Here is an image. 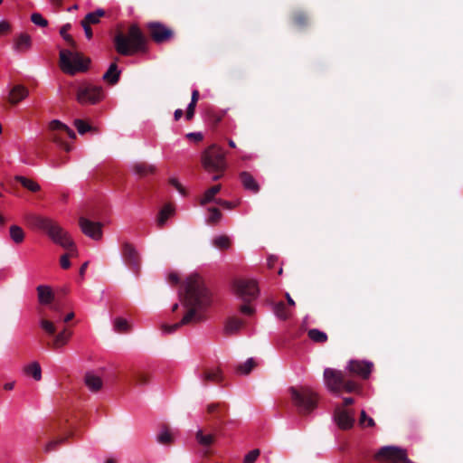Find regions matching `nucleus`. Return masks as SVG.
I'll return each instance as SVG.
<instances>
[{
    "mask_svg": "<svg viewBox=\"0 0 463 463\" xmlns=\"http://www.w3.org/2000/svg\"><path fill=\"white\" fill-rule=\"evenodd\" d=\"M181 302L185 313L180 322L171 326L163 325L162 328L166 333H173L182 326L195 325L205 319L203 311L213 302L212 294L205 287L202 279L192 276L188 279L185 293L181 298Z\"/></svg>",
    "mask_w": 463,
    "mask_h": 463,
    "instance_id": "obj_1",
    "label": "nucleus"
},
{
    "mask_svg": "<svg viewBox=\"0 0 463 463\" xmlns=\"http://www.w3.org/2000/svg\"><path fill=\"white\" fill-rule=\"evenodd\" d=\"M25 222L29 227L44 232L53 242L69 251V253L63 254L60 260L62 269H69L71 267L69 259L76 254L77 250L68 232L56 222L44 216L30 213L25 216Z\"/></svg>",
    "mask_w": 463,
    "mask_h": 463,
    "instance_id": "obj_2",
    "label": "nucleus"
},
{
    "mask_svg": "<svg viewBox=\"0 0 463 463\" xmlns=\"http://www.w3.org/2000/svg\"><path fill=\"white\" fill-rule=\"evenodd\" d=\"M114 46L117 52L123 56L133 55L147 51V39L136 24L128 27V33L118 32L114 36Z\"/></svg>",
    "mask_w": 463,
    "mask_h": 463,
    "instance_id": "obj_3",
    "label": "nucleus"
},
{
    "mask_svg": "<svg viewBox=\"0 0 463 463\" xmlns=\"http://www.w3.org/2000/svg\"><path fill=\"white\" fill-rule=\"evenodd\" d=\"M235 297L242 303L238 307L240 313L251 317L255 314V307L251 302L259 297L260 289L257 281L248 279H237L232 283Z\"/></svg>",
    "mask_w": 463,
    "mask_h": 463,
    "instance_id": "obj_4",
    "label": "nucleus"
},
{
    "mask_svg": "<svg viewBox=\"0 0 463 463\" xmlns=\"http://www.w3.org/2000/svg\"><path fill=\"white\" fill-rule=\"evenodd\" d=\"M202 164L205 171L214 174L213 180H219L226 167L225 153L217 145H212L202 155Z\"/></svg>",
    "mask_w": 463,
    "mask_h": 463,
    "instance_id": "obj_5",
    "label": "nucleus"
},
{
    "mask_svg": "<svg viewBox=\"0 0 463 463\" xmlns=\"http://www.w3.org/2000/svg\"><path fill=\"white\" fill-rule=\"evenodd\" d=\"M288 392L298 414L307 416L317 408V395L311 389L292 386L288 389Z\"/></svg>",
    "mask_w": 463,
    "mask_h": 463,
    "instance_id": "obj_6",
    "label": "nucleus"
},
{
    "mask_svg": "<svg viewBox=\"0 0 463 463\" xmlns=\"http://www.w3.org/2000/svg\"><path fill=\"white\" fill-rule=\"evenodd\" d=\"M90 60L80 52L62 49L60 51L59 65L61 70L69 75L84 72L89 69Z\"/></svg>",
    "mask_w": 463,
    "mask_h": 463,
    "instance_id": "obj_7",
    "label": "nucleus"
},
{
    "mask_svg": "<svg viewBox=\"0 0 463 463\" xmlns=\"http://www.w3.org/2000/svg\"><path fill=\"white\" fill-rule=\"evenodd\" d=\"M40 326L47 335L52 336V339L48 340L45 343V347L47 349L59 350L62 348L69 343L72 335V331L67 327H64L62 330L57 333V328L54 322L46 317L41 318Z\"/></svg>",
    "mask_w": 463,
    "mask_h": 463,
    "instance_id": "obj_8",
    "label": "nucleus"
},
{
    "mask_svg": "<svg viewBox=\"0 0 463 463\" xmlns=\"http://www.w3.org/2000/svg\"><path fill=\"white\" fill-rule=\"evenodd\" d=\"M324 379L326 387L335 393H340L342 391L353 392L358 389L356 383L346 380L342 371L326 368L324 371Z\"/></svg>",
    "mask_w": 463,
    "mask_h": 463,
    "instance_id": "obj_9",
    "label": "nucleus"
},
{
    "mask_svg": "<svg viewBox=\"0 0 463 463\" xmlns=\"http://www.w3.org/2000/svg\"><path fill=\"white\" fill-rule=\"evenodd\" d=\"M104 98V91L101 86L91 83L80 85L76 91V99L80 105H94Z\"/></svg>",
    "mask_w": 463,
    "mask_h": 463,
    "instance_id": "obj_10",
    "label": "nucleus"
},
{
    "mask_svg": "<svg viewBox=\"0 0 463 463\" xmlns=\"http://www.w3.org/2000/svg\"><path fill=\"white\" fill-rule=\"evenodd\" d=\"M49 136L48 138L53 143L66 151H70L69 145L63 140L61 133H65L70 138L74 139L76 137L75 132L71 129L67 125L63 124L58 119H53L49 123Z\"/></svg>",
    "mask_w": 463,
    "mask_h": 463,
    "instance_id": "obj_11",
    "label": "nucleus"
},
{
    "mask_svg": "<svg viewBox=\"0 0 463 463\" xmlns=\"http://www.w3.org/2000/svg\"><path fill=\"white\" fill-rule=\"evenodd\" d=\"M121 255L125 265L137 275L141 268V257L136 247L130 242H123Z\"/></svg>",
    "mask_w": 463,
    "mask_h": 463,
    "instance_id": "obj_12",
    "label": "nucleus"
},
{
    "mask_svg": "<svg viewBox=\"0 0 463 463\" xmlns=\"http://www.w3.org/2000/svg\"><path fill=\"white\" fill-rule=\"evenodd\" d=\"M376 458L388 463H413L408 458L405 449L395 446L383 447L376 454Z\"/></svg>",
    "mask_w": 463,
    "mask_h": 463,
    "instance_id": "obj_13",
    "label": "nucleus"
},
{
    "mask_svg": "<svg viewBox=\"0 0 463 463\" xmlns=\"http://www.w3.org/2000/svg\"><path fill=\"white\" fill-rule=\"evenodd\" d=\"M150 38L156 43H163L174 36L172 29L159 22H150L146 24Z\"/></svg>",
    "mask_w": 463,
    "mask_h": 463,
    "instance_id": "obj_14",
    "label": "nucleus"
},
{
    "mask_svg": "<svg viewBox=\"0 0 463 463\" xmlns=\"http://www.w3.org/2000/svg\"><path fill=\"white\" fill-rule=\"evenodd\" d=\"M229 407L225 403L213 402L206 407V411L210 415V420L214 421L216 430H222L223 425L226 424L225 418L228 415Z\"/></svg>",
    "mask_w": 463,
    "mask_h": 463,
    "instance_id": "obj_15",
    "label": "nucleus"
},
{
    "mask_svg": "<svg viewBox=\"0 0 463 463\" xmlns=\"http://www.w3.org/2000/svg\"><path fill=\"white\" fill-rule=\"evenodd\" d=\"M334 419L339 429L343 430H350L354 424V412L344 407H336L334 413Z\"/></svg>",
    "mask_w": 463,
    "mask_h": 463,
    "instance_id": "obj_16",
    "label": "nucleus"
},
{
    "mask_svg": "<svg viewBox=\"0 0 463 463\" xmlns=\"http://www.w3.org/2000/svg\"><path fill=\"white\" fill-rule=\"evenodd\" d=\"M79 225L81 232L92 240L99 241L102 238L103 224L99 222H93L85 217L79 219Z\"/></svg>",
    "mask_w": 463,
    "mask_h": 463,
    "instance_id": "obj_17",
    "label": "nucleus"
},
{
    "mask_svg": "<svg viewBox=\"0 0 463 463\" xmlns=\"http://www.w3.org/2000/svg\"><path fill=\"white\" fill-rule=\"evenodd\" d=\"M123 377L135 386H145L150 383L152 375L146 371L130 368L128 372L123 374Z\"/></svg>",
    "mask_w": 463,
    "mask_h": 463,
    "instance_id": "obj_18",
    "label": "nucleus"
},
{
    "mask_svg": "<svg viewBox=\"0 0 463 463\" xmlns=\"http://www.w3.org/2000/svg\"><path fill=\"white\" fill-rule=\"evenodd\" d=\"M199 378L202 384L206 387L210 383L219 384L223 381L222 371L220 368H208L202 369Z\"/></svg>",
    "mask_w": 463,
    "mask_h": 463,
    "instance_id": "obj_19",
    "label": "nucleus"
},
{
    "mask_svg": "<svg viewBox=\"0 0 463 463\" xmlns=\"http://www.w3.org/2000/svg\"><path fill=\"white\" fill-rule=\"evenodd\" d=\"M372 366L371 363L354 360L349 362L348 370L350 373L366 379L371 373Z\"/></svg>",
    "mask_w": 463,
    "mask_h": 463,
    "instance_id": "obj_20",
    "label": "nucleus"
},
{
    "mask_svg": "<svg viewBox=\"0 0 463 463\" xmlns=\"http://www.w3.org/2000/svg\"><path fill=\"white\" fill-rule=\"evenodd\" d=\"M29 95L28 89L21 84L14 85L9 92L8 101L11 105H16Z\"/></svg>",
    "mask_w": 463,
    "mask_h": 463,
    "instance_id": "obj_21",
    "label": "nucleus"
},
{
    "mask_svg": "<svg viewBox=\"0 0 463 463\" xmlns=\"http://www.w3.org/2000/svg\"><path fill=\"white\" fill-rule=\"evenodd\" d=\"M38 300L42 305H51L54 300V293L49 286L40 285L36 288Z\"/></svg>",
    "mask_w": 463,
    "mask_h": 463,
    "instance_id": "obj_22",
    "label": "nucleus"
},
{
    "mask_svg": "<svg viewBox=\"0 0 463 463\" xmlns=\"http://www.w3.org/2000/svg\"><path fill=\"white\" fill-rule=\"evenodd\" d=\"M240 180L246 190H249L254 194L260 191V185L249 172L243 171L240 174Z\"/></svg>",
    "mask_w": 463,
    "mask_h": 463,
    "instance_id": "obj_23",
    "label": "nucleus"
},
{
    "mask_svg": "<svg viewBox=\"0 0 463 463\" xmlns=\"http://www.w3.org/2000/svg\"><path fill=\"white\" fill-rule=\"evenodd\" d=\"M156 166L146 162H137L132 165L133 172L139 177H145L156 173Z\"/></svg>",
    "mask_w": 463,
    "mask_h": 463,
    "instance_id": "obj_24",
    "label": "nucleus"
},
{
    "mask_svg": "<svg viewBox=\"0 0 463 463\" xmlns=\"http://www.w3.org/2000/svg\"><path fill=\"white\" fill-rule=\"evenodd\" d=\"M120 76V71L118 69L116 62H113L109 67L108 71L103 75V80L110 85L118 83Z\"/></svg>",
    "mask_w": 463,
    "mask_h": 463,
    "instance_id": "obj_25",
    "label": "nucleus"
},
{
    "mask_svg": "<svg viewBox=\"0 0 463 463\" xmlns=\"http://www.w3.org/2000/svg\"><path fill=\"white\" fill-rule=\"evenodd\" d=\"M174 207L171 204H165L158 213L156 224L159 228H163L166 221L174 214Z\"/></svg>",
    "mask_w": 463,
    "mask_h": 463,
    "instance_id": "obj_26",
    "label": "nucleus"
},
{
    "mask_svg": "<svg viewBox=\"0 0 463 463\" xmlns=\"http://www.w3.org/2000/svg\"><path fill=\"white\" fill-rule=\"evenodd\" d=\"M31 37L27 33H21L14 43V49L19 52H24L31 48Z\"/></svg>",
    "mask_w": 463,
    "mask_h": 463,
    "instance_id": "obj_27",
    "label": "nucleus"
},
{
    "mask_svg": "<svg viewBox=\"0 0 463 463\" xmlns=\"http://www.w3.org/2000/svg\"><path fill=\"white\" fill-rule=\"evenodd\" d=\"M24 372L26 375L32 376L35 381L42 379V369L38 362H33L24 366Z\"/></svg>",
    "mask_w": 463,
    "mask_h": 463,
    "instance_id": "obj_28",
    "label": "nucleus"
},
{
    "mask_svg": "<svg viewBox=\"0 0 463 463\" xmlns=\"http://www.w3.org/2000/svg\"><path fill=\"white\" fill-rule=\"evenodd\" d=\"M221 189H222L221 184H216V185H213V186L210 187L209 189H207L204 192L203 196L202 197V199L200 201V204L205 205L211 202L216 203L217 200L214 199V196L221 191Z\"/></svg>",
    "mask_w": 463,
    "mask_h": 463,
    "instance_id": "obj_29",
    "label": "nucleus"
},
{
    "mask_svg": "<svg viewBox=\"0 0 463 463\" xmlns=\"http://www.w3.org/2000/svg\"><path fill=\"white\" fill-rule=\"evenodd\" d=\"M292 23L298 28H304L308 24V16L303 11H296L291 15Z\"/></svg>",
    "mask_w": 463,
    "mask_h": 463,
    "instance_id": "obj_30",
    "label": "nucleus"
},
{
    "mask_svg": "<svg viewBox=\"0 0 463 463\" xmlns=\"http://www.w3.org/2000/svg\"><path fill=\"white\" fill-rule=\"evenodd\" d=\"M85 383L92 392H98L102 387V380L92 373H87L85 375Z\"/></svg>",
    "mask_w": 463,
    "mask_h": 463,
    "instance_id": "obj_31",
    "label": "nucleus"
},
{
    "mask_svg": "<svg viewBox=\"0 0 463 463\" xmlns=\"http://www.w3.org/2000/svg\"><path fill=\"white\" fill-rule=\"evenodd\" d=\"M244 326V321L239 317H232L227 320L225 330L229 334L237 333Z\"/></svg>",
    "mask_w": 463,
    "mask_h": 463,
    "instance_id": "obj_32",
    "label": "nucleus"
},
{
    "mask_svg": "<svg viewBox=\"0 0 463 463\" xmlns=\"http://www.w3.org/2000/svg\"><path fill=\"white\" fill-rule=\"evenodd\" d=\"M106 12L103 9H97L94 12L89 13L86 14L82 22L87 23V24H98L100 21L101 17H104Z\"/></svg>",
    "mask_w": 463,
    "mask_h": 463,
    "instance_id": "obj_33",
    "label": "nucleus"
},
{
    "mask_svg": "<svg viewBox=\"0 0 463 463\" xmlns=\"http://www.w3.org/2000/svg\"><path fill=\"white\" fill-rule=\"evenodd\" d=\"M15 180L31 192H38L41 189L40 185L36 182L24 176L16 175Z\"/></svg>",
    "mask_w": 463,
    "mask_h": 463,
    "instance_id": "obj_34",
    "label": "nucleus"
},
{
    "mask_svg": "<svg viewBox=\"0 0 463 463\" xmlns=\"http://www.w3.org/2000/svg\"><path fill=\"white\" fill-rule=\"evenodd\" d=\"M195 438L198 443L204 447H209L215 441V436L213 434H204L202 430L196 432Z\"/></svg>",
    "mask_w": 463,
    "mask_h": 463,
    "instance_id": "obj_35",
    "label": "nucleus"
},
{
    "mask_svg": "<svg viewBox=\"0 0 463 463\" xmlns=\"http://www.w3.org/2000/svg\"><path fill=\"white\" fill-rule=\"evenodd\" d=\"M308 337L315 343L323 344L327 341V335L317 328L309 329L307 332Z\"/></svg>",
    "mask_w": 463,
    "mask_h": 463,
    "instance_id": "obj_36",
    "label": "nucleus"
},
{
    "mask_svg": "<svg viewBox=\"0 0 463 463\" xmlns=\"http://www.w3.org/2000/svg\"><path fill=\"white\" fill-rule=\"evenodd\" d=\"M257 365L253 358H249L244 364H241L236 367V371L241 374H249Z\"/></svg>",
    "mask_w": 463,
    "mask_h": 463,
    "instance_id": "obj_37",
    "label": "nucleus"
},
{
    "mask_svg": "<svg viewBox=\"0 0 463 463\" xmlns=\"http://www.w3.org/2000/svg\"><path fill=\"white\" fill-rule=\"evenodd\" d=\"M71 24H65L60 29V34L63 38V40L72 48H76V42L73 40L72 36L68 33L71 30Z\"/></svg>",
    "mask_w": 463,
    "mask_h": 463,
    "instance_id": "obj_38",
    "label": "nucleus"
},
{
    "mask_svg": "<svg viewBox=\"0 0 463 463\" xmlns=\"http://www.w3.org/2000/svg\"><path fill=\"white\" fill-rule=\"evenodd\" d=\"M10 237L15 243H21L24 239V232L20 226L12 225L10 227Z\"/></svg>",
    "mask_w": 463,
    "mask_h": 463,
    "instance_id": "obj_39",
    "label": "nucleus"
},
{
    "mask_svg": "<svg viewBox=\"0 0 463 463\" xmlns=\"http://www.w3.org/2000/svg\"><path fill=\"white\" fill-rule=\"evenodd\" d=\"M213 244L220 250H227L231 246V241L228 236L221 235L213 239Z\"/></svg>",
    "mask_w": 463,
    "mask_h": 463,
    "instance_id": "obj_40",
    "label": "nucleus"
},
{
    "mask_svg": "<svg viewBox=\"0 0 463 463\" xmlns=\"http://www.w3.org/2000/svg\"><path fill=\"white\" fill-rule=\"evenodd\" d=\"M208 211L210 213V215L207 218V223L213 225L219 222V221L222 218L221 211L216 207H211L208 209Z\"/></svg>",
    "mask_w": 463,
    "mask_h": 463,
    "instance_id": "obj_41",
    "label": "nucleus"
},
{
    "mask_svg": "<svg viewBox=\"0 0 463 463\" xmlns=\"http://www.w3.org/2000/svg\"><path fill=\"white\" fill-rule=\"evenodd\" d=\"M275 314L278 317L286 320L289 317V312L283 302H279L275 306Z\"/></svg>",
    "mask_w": 463,
    "mask_h": 463,
    "instance_id": "obj_42",
    "label": "nucleus"
},
{
    "mask_svg": "<svg viewBox=\"0 0 463 463\" xmlns=\"http://www.w3.org/2000/svg\"><path fill=\"white\" fill-rule=\"evenodd\" d=\"M114 327L119 333H125L129 330V325L128 321L122 317H118L115 319Z\"/></svg>",
    "mask_w": 463,
    "mask_h": 463,
    "instance_id": "obj_43",
    "label": "nucleus"
},
{
    "mask_svg": "<svg viewBox=\"0 0 463 463\" xmlns=\"http://www.w3.org/2000/svg\"><path fill=\"white\" fill-rule=\"evenodd\" d=\"M66 439H67V437H63V438H59V439H52V440L49 441L44 447V451L46 453H50V452L55 450L58 445L65 442Z\"/></svg>",
    "mask_w": 463,
    "mask_h": 463,
    "instance_id": "obj_44",
    "label": "nucleus"
},
{
    "mask_svg": "<svg viewBox=\"0 0 463 463\" xmlns=\"http://www.w3.org/2000/svg\"><path fill=\"white\" fill-rule=\"evenodd\" d=\"M157 440L161 444L168 445L172 443L173 436L167 430H165L157 436Z\"/></svg>",
    "mask_w": 463,
    "mask_h": 463,
    "instance_id": "obj_45",
    "label": "nucleus"
},
{
    "mask_svg": "<svg viewBox=\"0 0 463 463\" xmlns=\"http://www.w3.org/2000/svg\"><path fill=\"white\" fill-rule=\"evenodd\" d=\"M74 125L78 130V132L81 135L91 129V126L83 121L82 119H76Z\"/></svg>",
    "mask_w": 463,
    "mask_h": 463,
    "instance_id": "obj_46",
    "label": "nucleus"
},
{
    "mask_svg": "<svg viewBox=\"0 0 463 463\" xmlns=\"http://www.w3.org/2000/svg\"><path fill=\"white\" fill-rule=\"evenodd\" d=\"M31 21L41 27H46L48 25V21L42 16L39 13H33L31 15Z\"/></svg>",
    "mask_w": 463,
    "mask_h": 463,
    "instance_id": "obj_47",
    "label": "nucleus"
},
{
    "mask_svg": "<svg viewBox=\"0 0 463 463\" xmlns=\"http://www.w3.org/2000/svg\"><path fill=\"white\" fill-rule=\"evenodd\" d=\"M210 123L215 128L222 119L223 113H217L213 111H209L208 113Z\"/></svg>",
    "mask_w": 463,
    "mask_h": 463,
    "instance_id": "obj_48",
    "label": "nucleus"
},
{
    "mask_svg": "<svg viewBox=\"0 0 463 463\" xmlns=\"http://www.w3.org/2000/svg\"><path fill=\"white\" fill-rule=\"evenodd\" d=\"M260 454V451L258 449L250 450L244 457L243 463H254L257 460V458H259Z\"/></svg>",
    "mask_w": 463,
    "mask_h": 463,
    "instance_id": "obj_49",
    "label": "nucleus"
},
{
    "mask_svg": "<svg viewBox=\"0 0 463 463\" xmlns=\"http://www.w3.org/2000/svg\"><path fill=\"white\" fill-rule=\"evenodd\" d=\"M364 421H367V425L369 427H373L375 425V422L373 419L367 416L366 412L364 411H361L360 419H359V424L361 426L364 425Z\"/></svg>",
    "mask_w": 463,
    "mask_h": 463,
    "instance_id": "obj_50",
    "label": "nucleus"
},
{
    "mask_svg": "<svg viewBox=\"0 0 463 463\" xmlns=\"http://www.w3.org/2000/svg\"><path fill=\"white\" fill-rule=\"evenodd\" d=\"M169 183L173 185L181 194L185 195L186 192L183 185L178 182L176 178H170Z\"/></svg>",
    "mask_w": 463,
    "mask_h": 463,
    "instance_id": "obj_51",
    "label": "nucleus"
},
{
    "mask_svg": "<svg viewBox=\"0 0 463 463\" xmlns=\"http://www.w3.org/2000/svg\"><path fill=\"white\" fill-rule=\"evenodd\" d=\"M11 25L6 21L0 22V35H5L10 32Z\"/></svg>",
    "mask_w": 463,
    "mask_h": 463,
    "instance_id": "obj_52",
    "label": "nucleus"
},
{
    "mask_svg": "<svg viewBox=\"0 0 463 463\" xmlns=\"http://www.w3.org/2000/svg\"><path fill=\"white\" fill-rule=\"evenodd\" d=\"M80 24L84 30L86 37L88 39H91L93 36V33H92V29H91L90 25L87 24V23H84L82 21L80 22Z\"/></svg>",
    "mask_w": 463,
    "mask_h": 463,
    "instance_id": "obj_53",
    "label": "nucleus"
},
{
    "mask_svg": "<svg viewBox=\"0 0 463 463\" xmlns=\"http://www.w3.org/2000/svg\"><path fill=\"white\" fill-rule=\"evenodd\" d=\"M216 203H218L219 205H221L226 209H232L234 207V204L232 203L222 200V199H218L216 201Z\"/></svg>",
    "mask_w": 463,
    "mask_h": 463,
    "instance_id": "obj_54",
    "label": "nucleus"
},
{
    "mask_svg": "<svg viewBox=\"0 0 463 463\" xmlns=\"http://www.w3.org/2000/svg\"><path fill=\"white\" fill-rule=\"evenodd\" d=\"M187 137L193 138V139H194L196 141H201V140H203V135L201 133H189L187 135Z\"/></svg>",
    "mask_w": 463,
    "mask_h": 463,
    "instance_id": "obj_55",
    "label": "nucleus"
},
{
    "mask_svg": "<svg viewBox=\"0 0 463 463\" xmlns=\"http://www.w3.org/2000/svg\"><path fill=\"white\" fill-rule=\"evenodd\" d=\"M198 99H199V91L197 90H194L192 92L191 102L197 104Z\"/></svg>",
    "mask_w": 463,
    "mask_h": 463,
    "instance_id": "obj_56",
    "label": "nucleus"
},
{
    "mask_svg": "<svg viewBox=\"0 0 463 463\" xmlns=\"http://www.w3.org/2000/svg\"><path fill=\"white\" fill-rule=\"evenodd\" d=\"M168 279H169V281H170L172 284H176V283H178V281H179V278H178V276H177L176 274H174V273H172V274H170V275L168 276Z\"/></svg>",
    "mask_w": 463,
    "mask_h": 463,
    "instance_id": "obj_57",
    "label": "nucleus"
},
{
    "mask_svg": "<svg viewBox=\"0 0 463 463\" xmlns=\"http://www.w3.org/2000/svg\"><path fill=\"white\" fill-rule=\"evenodd\" d=\"M184 115V112L181 109H177L174 113L175 120H179Z\"/></svg>",
    "mask_w": 463,
    "mask_h": 463,
    "instance_id": "obj_58",
    "label": "nucleus"
},
{
    "mask_svg": "<svg viewBox=\"0 0 463 463\" xmlns=\"http://www.w3.org/2000/svg\"><path fill=\"white\" fill-rule=\"evenodd\" d=\"M354 398L346 397L344 399V407L350 406V405L354 404Z\"/></svg>",
    "mask_w": 463,
    "mask_h": 463,
    "instance_id": "obj_59",
    "label": "nucleus"
},
{
    "mask_svg": "<svg viewBox=\"0 0 463 463\" xmlns=\"http://www.w3.org/2000/svg\"><path fill=\"white\" fill-rule=\"evenodd\" d=\"M88 265H89V262H88V261L84 262V263L81 265V267H80V277H83V276H84V273H85V270H86V269H87Z\"/></svg>",
    "mask_w": 463,
    "mask_h": 463,
    "instance_id": "obj_60",
    "label": "nucleus"
},
{
    "mask_svg": "<svg viewBox=\"0 0 463 463\" xmlns=\"http://www.w3.org/2000/svg\"><path fill=\"white\" fill-rule=\"evenodd\" d=\"M194 116V112L186 109L185 118L187 120H191Z\"/></svg>",
    "mask_w": 463,
    "mask_h": 463,
    "instance_id": "obj_61",
    "label": "nucleus"
},
{
    "mask_svg": "<svg viewBox=\"0 0 463 463\" xmlns=\"http://www.w3.org/2000/svg\"><path fill=\"white\" fill-rule=\"evenodd\" d=\"M74 317V313L73 312H71L69 313L63 319V321L65 323H68L69 321H71L72 318Z\"/></svg>",
    "mask_w": 463,
    "mask_h": 463,
    "instance_id": "obj_62",
    "label": "nucleus"
},
{
    "mask_svg": "<svg viewBox=\"0 0 463 463\" xmlns=\"http://www.w3.org/2000/svg\"><path fill=\"white\" fill-rule=\"evenodd\" d=\"M195 107H196V103L190 102L188 107H187V110H191V111L195 112Z\"/></svg>",
    "mask_w": 463,
    "mask_h": 463,
    "instance_id": "obj_63",
    "label": "nucleus"
},
{
    "mask_svg": "<svg viewBox=\"0 0 463 463\" xmlns=\"http://www.w3.org/2000/svg\"><path fill=\"white\" fill-rule=\"evenodd\" d=\"M286 298H287V300H288V303L290 305V306H295V301L291 298V297L289 296V294H286Z\"/></svg>",
    "mask_w": 463,
    "mask_h": 463,
    "instance_id": "obj_64",
    "label": "nucleus"
}]
</instances>
